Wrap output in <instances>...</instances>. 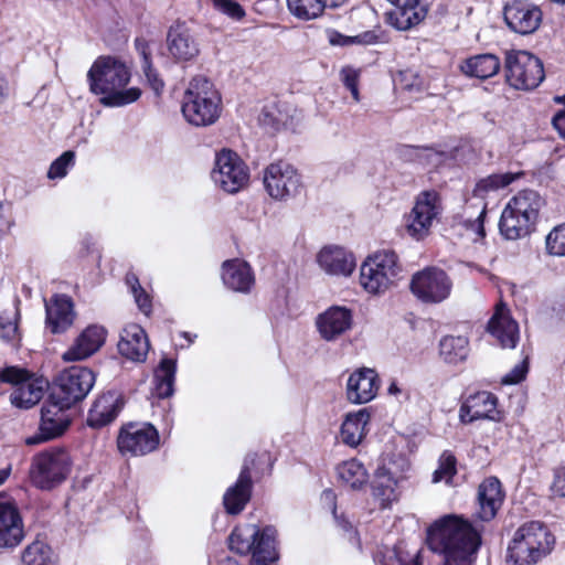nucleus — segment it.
<instances>
[{
	"instance_id": "nucleus-1",
	"label": "nucleus",
	"mask_w": 565,
	"mask_h": 565,
	"mask_svg": "<svg viewBox=\"0 0 565 565\" xmlns=\"http://www.w3.org/2000/svg\"><path fill=\"white\" fill-rule=\"evenodd\" d=\"M481 527L466 519L446 515L427 532V544L443 554V565H472L473 555L481 544Z\"/></svg>"
},
{
	"instance_id": "nucleus-2",
	"label": "nucleus",
	"mask_w": 565,
	"mask_h": 565,
	"mask_svg": "<svg viewBox=\"0 0 565 565\" xmlns=\"http://www.w3.org/2000/svg\"><path fill=\"white\" fill-rule=\"evenodd\" d=\"M131 73L125 62L113 56H100L87 73L89 89L102 95L99 102L106 107H122L141 96L138 87L125 88Z\"/></svg>"
},
{
	"instance_id": "nucleus-3",
	"label": "nucleus",
	"mask_w": 565,
	"mask_h": 565,
	"mask_svg": "<svg viewBox=\"0 0 565 565\" xmlns=\"http://www.w3.org/2000/svg\"><path fill=\"white\" fill-rule=\"evenodd\" d=\"M220 103L214 85L204 76H195L184 93L182 114L193 126H209L220 116Z\"/></svg>"
},
{
	"instance_id": "nucleus-4",
	"label": "nucleus",
	"mask_w": 565,
	"mask_h": 565,
	"mask_svg": "<svg viewBox=\"0 0 565 565\" xmlns=\"http://www.w3.org/2000/svg\"><path fill=\"white\" fill-rule=\"evenodd\" d=\"M554 537L542 523L532 521L520 526L509 544L508 557L516 565H532L546 556Z\"/></svg>"
},
{
	"instance_id": "nucleus-5",
	"label": "nucleus",
	"mask_w": 565,
	"mask_h": 565,
	"mask_svg": "<svg viewBox=\"0 0 565 565\" xmlns=\"http://www.w3.org/2000/svg\"><path fill=\"white\" fill-rule=\"evenodd\" d=\"M401 273L394 250L383 249L366 258L360 269V284L370 294L385 292Z\"/></svg>"
},
{
	"instance_id": "nucleus-6",
	"label": "nucleus",
	"mask_w": 565,
	"mask_h": 565,
	"mask_svg": "<svg viewBox=\"0 0 565 565\" xmlns=\"http://www.w3.org/2000/svg\"><path fill=\"white\" fill-rule=\"evenodd\" d=\"M72 460L63 448H53L34 458L31 477L33 483L43 490H51L68 476Z\"/></svg>"
},
{
	"instance_id": "nucleus-7",
	"label": "nucleus",
	"mask_w": 565,
	"mask_h": 565,
	"mask_svg": "<svg viewBox=\"0 0 565 565\" xmlns=\"http://www.w3.org/2000/svg\"><path fill=\"white\" fill-rule=\"evenodd\" d=\"M95 384V374L84 366H71L62 371L54 382L52 398L64 406L83 401Z\"/></svg>"
},
{
	"instance_id": "nucleus-8",
	"label": "nucleus",
	"mask_w": 565,
	"mask_h": 565,
	"mask_svg": "<svg viewBox=\"0 0 565 565\" xmlns=\"http://www.w3.org/2000/svg\"><path fill=\"white\" fill-rule=\"evenodd\" d=\"M508 83L516 89H532L544 79L541 60L526 51H511L505 56Z\"/></svg>"
},
{
	"instance_id": "nucleus-9",
	"label": "nucleus",
	"mask_w": 565,
	"mask_h": 565,
	"mask_svg": "<svg viewBox=\"0 0 565 565\" xmlns=\"http://www.w3.org/2000/svg\"><path fill=\"white\" fill-rule=\"evenodd\" d=\"M0 379L14 385L10 401L15 407L24 409L38 404L47 387V382L43 379H33L29 372L15 366L3 369Z\"/></svg>"
},
{
	"instance_id": "nucleus-10",
	"label": "nucleus",
	"mask_w": 565,
	"mask_h": 565,
	"mask_svg": "<svg viewBox=\"0 0 565 565\" xmlns=\"http://www.w3.org/2000/svg\"><path fill=\"white\" fill-rule=\"evenodd\" d=\"M211 178L215 185L227 193L242 190L249 180L247 166L239 156L228 149H223L215 157Z\"/></svg>"
},
{
	"instance_id": "nucleus-11",
	"label": "nucleus",
	"mask_w": 565,
	"mask_h": 565,
	"mask_svg": "<svg viewBox=\"0 0 565 565\" xmlns=\"http://www.w3.org/2000/svg\"><path fill=\"white\" fill-rule=\"evenodd\" d=\"M452 280L438 267H426L413 275L411 290L424 303H440L449 298Z\"/></svg>"
},
{
	"instance_id": "nucleus-12",
	"label": "nucleus",
	"mask_w": 565,
	"mask_h": 565,
	"mask_svg": "<svg viewBox=\"0 0 565 565\" xmlns=\"http://www.w3.org/2000/svg\"><path fill=\"white\" fill-rule=\"evenodd\" d=\"M264 185L273 199L285 201L299 193L301 180L299 173L290 163L278 161L266 168Z\"/></svg>"
},
{
	"instance_id": "nucleus-13",
	"label": "nucleus",
	"mask_w": 565,
	"mask_h": 565,
	"mask_svg": "<svg viewBox=\"0 0 565 565\" xmlns=\"http://www.w3.org/2000/svg\"><path fill=\"white\" fill-rule=\"evenodd\" d=\"M71 406H64L52 398L43 404L41 408V420L39 431L25 439V444L33 446L61 436L70 425V417L66 413Z\"/></svg>"
},
{
	"instance_id": "nucleus-14",
	"label": "nucleus",
	"mask_w": 565,
	"mask_h": 565,
	"mask_svg": "<svg viewBox=\"0 0 565 565\" xmlns=\"http://www.w3.org/2000/svg\"><path fill=\"white\" fill-rule=\"evenodd\" d=\"M117 444L122 454L143 456L158 447L159 434L150 424L130 423L120 430Z\"/></svg>"
},
{
	"instance_id": "nucleus-15",
	"label": "nucleus",
	"mask_w": 565,
	"mask_h": 565,
	"mask_svg": "<svg viewBox=\"0 0 565 565\" xmlns=\"http://www.w3.org/2000/svg\"><path fill=\"white\" fill-rule=\"evenodd\" d=\"M542 15L541 9L526 0H514L507 3L503 10L507 25L522 35L535 32L542 22Z\"/></svg>"
},
{
	"instance_id": "nucleus-16",
	"label": "nucleus",
	"mask_w": 565,
	"mask_h": 565,
	"mask_svg": "<svg viewBox=\"0 0 565 565\" xmlns=\"http://www.w3.org/2000/svg\"><path fill=\"white\" fill-rule=\"evenodd\" d=\"M438 194L435 191L420 193L408 216L407 231L417 238H423L429 231L434 218L438 215Z\"/></svg>"
},
{
	"instance_id": "nucleus-17",
	"label": "nucleus",
	"mask_w": 565,
	"mask_h": 565,
	"mask_svg": "<svg viewBox=\"0 0 565 565\" xmlns=\"http://www.w3.org/2000/svg\"><path fill=\"white\" fill-rule=\"evenodd\" d=\"M394 9L387 13V21L394 28L406 31L419 24L427 14V0H387Z\"/></svg>"
},
{
	"instance_id": "nucleus-18",
	"label": "nucleus",
	"mask_w": 565,
	"mask_h": 565,
	"mask_svg": "<svg viewBox=\"0 0 565 565\" xmlns=\"http://www.w3.org/2000/svg\"><path fill=\"white\" fill-rule=\"evenodd\" d=\"M352 311L340 306L330 307L316 319L319 334L326 341L337 340L352 328Z\"/></svg>"
},
{
	"instance_id": "nucleus-19",
	"label": "nucleus",
	"mask_w": 565,
	"mask_h": 565,
	"mask_svg": "<svg viewBox=\"0 0 565 565\" xmlns=\"http://www.w3.org/2000/svg\"><path fill=\"white\" fill-rule=\"evenodd\" d=\"M478 508L475 512L476 521L489 522L503 503L504 493L501 482L495 477L484 479L478 488Z\"/></svg>"
},
{
	"instance_id": "nucleus-20",
	"label": "nucleus",
	"mask_w": 565,
	"mask_h": 565,
	"mask_svg": "<svg viewBox=\"0 0 565 565\" xmlns=\"http://www.w3.org/2000/svg\"><path fill=\"white\" fill-rule=\"evenodd\" d=\"M379 383V375L373 369L363 367L353 372L347 383L348 399L354 404L372 401L377 394Z\"/></svg>"
},
{
	"instance_id": "nucleus-21",
	"label": "nucleus",
	"mask_w": 565,
	"mask_h": 565,
	"mask_svg": "<svg viewBox=\"0 0 565 565\" xmlns=\"http://www.w3.org/2000/svg\"><path fill=\"white\" fill-rule=\"evenodd\" d=\"M169 53L175 61L193 60L200 52L199 45L184 22L177 21L167 34Z\"/></svg>"
},
{
	"instance_id": "nucleus-22",
	"label": "nucleus",
	"mask_w": 565,
	"mask_h": 565,
	"mask_svg": "<svg viewBox=\"0 0 565 565\" xmlns=\"http://www.w3.org/2000/svg\"><path fill=\"white\" fill-rule=\"evenodd\" d=\"M106 330L100 326L87 327L62 355L65 362L82 361L99 350L104 344Z\"/></svg>"
},
{
	"instance_id": "nucleus-23",
	"label": "nucleus",
	"mask_w": 565,
	"mask_h": 565,
	"mask_svg": "<svg viewBox=\"0 0 565 565\" xmlns=\"http://www.w3.org/2000/svg\"><path fill=\"white\" fill-rule=\"evenodd\" d=\"M497 397L489 392H478L470 395L459 409V418L463 424L478 419L497 420Z\"/></svg>"
},
{
	"instance_id": "nucleus-24",
	"label": "nucleus",
	"mask_w": 565,
	"mask_h": 565,
	"mask_svg": "<svg viewBox=\"0 0 565 565\" xmlns=\"http://www.w3.org/2000/svg\"><path fill=\"white\" fill-rule=\"evenodd\" d=\"M150 344L145 330L138 324H128L120 333L118 351L132 362H143Z\"/></svg>"
},
{
	"instance_id": "nucleus-25",
	"label": "nucleus",
	"mask_w": 565,
	"mask_h": 565,
	"mask_svg": "<svg viewBox=\"0 0 565 565\" xmlns=\"http://www.w3.org/2000/svg\"><path fill=\"white\" fill-rule=\"evenodd\" d=\"M46 326L52 333L65 332L74 322L73 301L65 295H55L45 302Z\"/></svg>"
},
{
	"instance_id": "nucleus-26",
	"label": "nucleus",
	"mask_w": 565,
	"mask_h": 565,
	"mask_svg": "<svg viewBox=\"0 0 565 565\" xmlns=\"http://www.w3.org/2000/svg\"><path fill=\"white\" fill-rule=\"evenodd\" d=\"M488 331L499 341L502 348H515L519 341V326L505 305L497 306L495 312L488 322Z\"/></svg>"
},
{
	"instance_id": "nucleus-27",
	"label": "nucleus",
	"mask_w": 565,
	"mask_h": 565,
	"mask_svg": "<svg viewBox=\"0 0 565 565\" xmlns=\"http://www.w3.org/2000/svg\"><path fill=\"white\" fill-rule=\"evenodd\" d=\"M24 537L21 515L10 503L0 502V548H13Z\"/></svg>"
},
{
	"instance_id": "nucleus-28",
	"label": "nucleus",
	"mask_w": 565,
	"mask_h": 565,
	"mask_svg": "<svg viewBox=\"0 0 565 565\" xmlns=\"http://www.w3.org/2000/svg\"><path fill=\"white\" fill-rule=\"evenodd\" d=\"M317 262L322 270L334 276H350L355 267L353 255L340 246L323 247Z\"/></svg>"
},
{
	"instance_id": "nucleus-29",
	"label": "nucleus",
	"mask_w": 565,
	"mask_h": 565,
	"mask_svg": "<svg viewBox=\"0 0 565 565\" xmlns=\"http://www.w3.org/2000/svg\"><path fill=\"white\" fill-rule=\"evenodd\" d=\"M122 405L121 397L116 392L100 395L88 412V426L100 428L110 424L118 416Z\"/></svg>"
},
{
	"instance_id": "nucleus-30",
	"label": "nucleus",
	"mask_w": 565,
	"mask_h": 565,
	"mask_svg": "<svg viewBox=\"0 0 565 565\" xmlns=\"http://www.w3.org/2000/svg\"><path fill=\"white\" fill-rule=\"evenodd\" d=\"M222 280L231 290L249 292L254 285V275L249 265L239 259H231L223 263Z\"/></svg>"
},
{
	"instance_id": "nucleus-31",
	"label": "nucleus",
	"mask_w": 565,
	"mask_h": 565,
	"mask_svg": "<svg viewBox=\"0 0 565 565\" xmlns=\"http://www.w3.org/2000/svg\"><path fill=\"white\" fill-rule=\"evenodd\" d=\"M250 492L252 477L249 473V467L245 465L236 483L228 488L224 494L223 502L226 511L231 514L239 513L249 501Z\"/></svg>"
},
{
	"instance_id": "nucleus-32",
	"label": "nucleus",
	"mask_w": 565,
	"mask_h": 565,
	"mask_svg": "<svg viewBox=\"0 0 565 565\" xmlns=\"http://www.w3.org/2000/svg\"><path fill=\"white\" fill-rule=\"evenodd\" d=\"M369 420L370 413L366 408L348 414L341 426L342 441L350 447H356L366 434Z\"/></svg>"
},
{
	"instance_id": "nucleus-33",
	"label": "nucleus",
	"mask_w": 565,
	"mask_h": 565,
	"mask_svg": "<svg viewBox=\"0 0 565 565\" xmlns=\"http://www.w3.org/2000/svg\"><path fill=\"white\" fill-rule=\"evenodd\" d=\"M460 70L468 76L486 79L499 72L500 61L494 54H479L467 58Z\"/></svg>"
},
{
	"instance_id": "nucleus-34",
	"label": "nucleus",
	"mask_w": 565,
	"mask_h": 565,
	"mask_svg": "<svg viewBox=\"0 0 565 565\" xmlns=\"http://www.w3.org/2000/svg\"><path fill=\"white\" fill-rule=\"evenodd\" d=\"M543 205V199L533 190H523L514 195L508 203L514 213L521 215L527 221L535 224L539 211Z\"/></svg>"
},
{
	"instance_id": "nucleus-35",
	"label": "nucleus",
	"mask_w": 565,
	"mask_h": 565,
	"mask_svg": "<svg viewBox=\"0 0 565 565\" xmlns=\"http://www.w3.org/2000/svg\"><path fill=\"white\" fill-rule=\"evenodd\" d=\"M275 533L273 527L258 529L257 537L252 551V561L257 565H269L277 559L275 546Z\"/></svg>"
},
{
	"instance_id": "nucleus-36",
	"label": "nucleus",
	"mask_w": 565,
	"mask_h": 565,
	"mask_svg": "<svg viewBox=\"0 0 565 565\" xmlns=\"http://www.w3.org/2000/svg\"><path fill=\"white\" fill-rule=\"evenodd\" d=\"M397 479L386 467H379L372 481L373 497L381 501L382 507H386L397 499Z\"/></svg>"
},
{
	"instance_id": "nucleus-37",
	"label": "nucleus",
	"mask_w": 565,
	"mask_h": 565,
	"mask_svg": "<svg viewBox=\"0 0 565 565\" xmlns=\"http://www.w3.org/2000/svg\"><path fill=\"white\" fill-rule=\"evenodd\" d=\"M533 226L532 222L514 213L508 205L503 210L499 223L501 234L508 239H518L529 235Z\"/></svg>"
},
{
	"instance_id": "nucleus-38",
	"label": "nucleus",
	"mask_w": 565,
	"mask_h": 565,
	"mask_svg": "<svg viewBox=\"0 0 565 565\" xmlns=\"http://www.w3.org/2000/svg\"><path fill=\"white\" fill-rule=\"evenodd\" d=\"M439 353L445 362L457 364L468 355V339L462 335H446L439 342Z\"/></svg>"
},
{
	"instance_id": "nucleus-39",
	"label": "nucleus",
	"mask_w": 565,
	"mask_h": 565,
	"mask_svg": "<svg viewBox=\"0 0 565 565\" xmlns=\"http://www.w3.org/2000/svg\"><path fill=\"white\" fill-rule=\"evenodd\" d=\"M135 45L141 56V70L149 86L156 93V95H160L163 90L164 82L160 77L158 71L152 66L150 58L151 52L149 50L148 43L142 39H137Z\"/></svg>"
},
{
	"instance_id": "nucleus-40",
	"label": "nucleus",
	"mask_w": 565,
	"mask_h": 565,
	"mask_svg": "<svg viewBox=\"0 0 565 565\" xmlns=\"http://www.w3.org/2000/svg\"><path fill=\"white\" fill-rule=\"evenodd\" d=\"M175 376V362L171 359H163L154 372V392L160 398H168L173 394Z\"/></svg>"
},
{
	"instance_id": "nucleus-41",
	"label": "nucleus",
	"mask_w": 565,
	"mask_h": 565,
	"mask_svg": "<svg viewBox=\"0 0 565 565\" xmlns=\"http://www.w3.org/2000/svg\"><path fill=\"white\" fill-rule=\"evenodd\" d=\"M257 534L256 525L247 524L235 527L228 539L230 548L242 555L252 553Z\"/></svg>"
},
{
	"instance_id": "nucleus-42",
	"label": "nucleus",
	"mask_w": 565,
	"mask_h": 565,
	"mask_svg": "<svg viewBox=\"0 0 565 565\" xmlns=\"http://www.w3.org/2000/svg\"><path fill=\"white\" fill-rule=\"evenodd\" d=\"M22 565H56L52 550L41 541L29 544L21 555Z\"/></svg>"
},
{
	"instance_id": "nucleus-43",
	"label": "nucleus",
	"mask_w": 565,
	"mask_h": 565,
	"mask_svg": "<svg viewBox=\"0 0 565 565\" xmlns=\"http://www.w3.org/2000/svg\"><path fill=\"white\" fill-rule=\"evenodd\" d=\"M338 475L341 480L350 484L351 488H361L367 481V471L363 463L356 459H351L338 466Z\"/></svg>"
},
{
	"instance_id": "nucleus-44",
	"label": "nucleus",
	"mask_w": 565,
	"mask_h": 565,
	"mask_svg": "<svg viewBox=\"0 0 565 565\" xmlns=\"http://www.w3.org/2000/svg\"><path fill=\"white\" fill-rule=\"evenodd\" d=\"M522 173H498L481 179L473 189V196L484 199L488 193L511 184Z\"/></svg>"
},
{
	"instance_id": "nucleus-45",
	"label": "nucleus",
	"mask_w": 565,
	"mask_h": 565,
	"mask_svg": "<svg viewBox=\"0 0 565 565\" xmlns=\"http://www.w3.org/2000/svg\"><path fill=\"white\" fill-rule=\"evenodd\" d=\"M289 11L297 18L302 20H311L319 17L327 0H287Z\"/></svg>"
},
{
	"instance_id": "nucleus-46",
	"label": "nucleus",
	"mask_w": 565,
	"mask_h": 565,
	"mask_svg": "<svg viewBox=\"0 0 565 565\" xmlns=\"http://www.w3.org/2000/svg\"><path fill=\"white\" fill-rule=\"evenodd\" d=\"M457 460L450 451H444L438 461V468L433 473V482L445 481L450 483L457 472Z\"/></svg>"
},
{
	"instance_id": "nucleus-47",
	"label": "nucleus",
	"mask_w": 565,
	"mask_h": 565,
	"mask_svg": "<svg viewBox=\"0 0 565 565\" xmlns=\"http://www.w3.org/2000/svg\"><path fill=\"white\" fill-rule=\"evenodd\" d=\"M329 42L332 45L340 46H348L353 44L369 45L377 42V35L373 31H366L355 36H347L338 32H332L329 36Z\"/></svg>"
},
{
	"instance_id": "nucleus-48",
	"label": "nucleus",
	"mask_w": 565,
	"mask_h": 565,
	"mask_svg": "<svg viewBox=\"0 0 565 565\" xmlns=\"http://www.w3.org/2000/svg\"><path fill=\"white\" fill-rule=\"evenodd\" d=\"M381 563L382 565H422L419 552L408 556L397 547L387 550L383 554Z\"/></svg>"
},
{
	"instance_id": "nucleus-49",
	"label": "nucleus",
	"mask_w": 565,
	"mask_h": 565,
	"mask_svg": "<svg viewBox=\"0 0 565 565\" xmlns=\"http://www.w3.org/2000/svg\"><path fill=\"white\" fill-rule=\"evenodd\" d=\"M546 249L551 255L565 256V223L556 226L546 236Z\"/></svg>"
},
{
	"instance_id": "nucleus-50",
	"label": "nucleus",
	"mask_w": 565,
	"mask_h": 565,
	"mask_svg": "<svg viewBox=\"0 0 565 565\" xmlns=\"http://www.w3.org/2000/svg\"><path fill=\"white\" fill-rule=\"evenodd\" d=\"M75 153L73 151H65L57 159H55L49 169V179L63 178L67 173V168L73 163Z\"/></svg>"
},
{
	"instance_id": "nucleus-51",
	"label": "nucleus",
	"mask_w": 565,
	"mask_h": 565,
	"mask_svg": "<svg viewBox=\"0 0 565 565\" xmlns=\"http://www.w3.org/2000/svg\"><path fill=\"white\" fill-rule=\"evenodd\" d=\"M486 213H487V204L483 203L477 217H475V218L468 217L463 222L466 230L471 232L473 235H476V237H473V241L482 239L486 236V231H484V226H483Z\"/></svg>"
},
{
	"instance_id": "nucleus-52",
	"label": "nucleus",
	"mask_w": 565,
	"mask_h": 565,
	"mask_svg": "<svg viewBox=\"0 0 565 565\" xmlns=\"http://www.w3.org/2000/svg\"><path fill=\"white\" fill-rule=\"evenodd\" d=\"M340 77L344 86L351 92V95L355 102H360V93H359V71L347 66L343 67L340 72Z\"/></svg>"
},
{
	"instance_id": "nucleus-53",
	"label": "nucleus",
	"mask_w": 565,
	"mask_h": 565,
	"mask_svg": "<svg viewBox=\"0 0 565 565\" xmlns=\"http://www.w3.org/2000/svg\"><path fill=\"white\" fill-rule=\"evenodd\" d=\"M0 338L7 342H14L19 338L17 321L4 313L0 316Z\"/></svg>"
},
{
	"instance_id": "nucleus-54",
	"label": "nucleus",
	"mask_w": 565,
	"mask_h": 565,
	"mask_svg": "<svg viewBox=\"0 0 565 565\" xmlns=\"http://www.w3.org/2000/svg\"><path fill=\"white\" fill-rule=\"evenodd\" d=\"M212 2L215 9L233 19H241L245 14L243 8L234 0H212Z\"/></svg>"
},
{
	"instance_id": "nucleus-55",
	"label": "nucleus",
	"mask_w": 565,
	"mask_h": 565,
	"mask_svg": "<svg viewBox=\"0 0 565 565\" xmlns=\"http://www.w3.org/2000/svg\"><path fill=\"white\" fill-rule=\"evenodd\" d=\"M527 373V363L523 362L516 364L502 380L504 384H518L524 380Z\"/></svg>"
},
{
	"instance_id": "nucleus-56",
	"label": "nucleus",
	"mask_w": 565,
	"mask_h": 565,
	"mask_svg": "<svg viewBox=\"0 0 565 565\" xmlns=\"http://www.w3.org/2000/svg\"><path fill=\"white\" fill-rule=\"evenodd\" d=\"M552 490L555 494L565 498V466L555 471Z\"/></svg>"
},
{
	"instance_id": "nucleus-57",
	"label": "nucleus",
	"mask_w": 565,
	"mask_h": 565,
	"mask_svg": "<svg viewBox=\"0 0 565 565\" xmlns=\"http://www.w3.org/2000/svg\"><path fill=\"white\" fill-rule=\"evenodd\" d=\"M134 297H135V300L138 305V307L145 312V313H148L150 311V308H151V302H150V299H149V296L146 294V291L143 290V288H141L140 290H138L137 292L134 294Z\"/></svg>"
},
{
	"instance_id": "nucleus-58",
	"label": "nucleus",
	"mask_w": 565,
	"mask_h": 565,
	"mask_svg": "<svg viewBox=\"0 0 565 565\" xmlns=\"http://www.w3.org/2000/svg\"><path fill=\"white\" fill-rule=\"evenodd\" d=\"M13 222L4 215L3 213V203L0 202V239L3 235L10 230Z\"/></svg>"
},
{
	"instance_id": "nucleus-59",
	"label": "nucleus",
	"mask_w": 565,
	"mask_h": 565,
	"mask_svg": "<svg viewBox=\"0 0 565 565\" xmlns=\"http://www.w3.org/2000/svg\"><path fill=\"white\" fill-rule=\"evenodd\" d=\"M553 125L555 129L565 137V109L561 110L553 117Z\"/></svg>"
},
{
	"instance_id": "nucleus-60",
	"label": "nucleus",
	"mask_w": 565,
	"mask_h": 565,
	"mask_svg": "<svg viewBox=\"0 0 565 565\" xmlns=\"http://www.w3.org/2000/svg\"><path fill=\"white\" fill-rule=\"evenodd\" d=\"M262 121L265 125H271L273 127H276L280 124V119L276 118L269 110L268 107H265L263 110V118Z\"/></svg>"
},
{
	"instance_id": "nucleus-61",
	"label": "nucleus",
	"mask_w": 565,
	"mask_h": 565,
	"mask_svg": "<svg viewBox=\"0 0 565 565\" xmlns=\"http://www.w3.org/2000/svg\"><path fill=\"white\" fill-rule=\"evenodd\" d=\"M322 500H323L324 502H328V503H330V504H331V507H332V513H333L334 518H337V507H335V502H334V500H335V494H334V492H333L332 490H324V491L322 492Z\"/></svg>"
},
{
	"instance_id": "nucleus-62",
	"label": "nucleus",
	"mask_w": 565,
	"mask_h": 565,
	"mask_svg": "<svg viewBox=\"0 0 565 565\" xmlns=\"http://www.w3.org/2000/svg\"><path fill=\"white\" fill-rule=\"evenodd\" d=\"M466 154H471V158H468L467 160H465L466 162L475 159V152L470 146L465 145V146H460L456 149V158H461L463 160V157Z\"/></svg>"
},
{
	"instance_id": "nucleus-63",
	"label": "nucleus",
	"mask_w": 565,
	"mask_h": 565,
	"mask_svg": "<svg viewBox=\"0 0 565 565\" xmlns=\"http://www.w3.org/2000/svg\"><path fill=\"white\" fill-rule=\"evenodd\" d=\"M126 282L130 287V290H131L132 295L142 288L140 286L139 280H138V278H137V276L135 274H128L126 276Z\"/></svg>"
},
{
	"instance_id": "nucleus-64",
	"label": "nucleus",
	"mask_w": 565,
	"mask_h": 565,
	"mask_svg": "<svg viewBox=\"0 0 565 565\" xmlns=\"http://www.w3.org/2000/svg\"><path fill=\"white\" fill-rule=\"evenodd\" d=\"M9 96V85L7 79L0 74V103Z\"/></svg>"
}]
</instances>
